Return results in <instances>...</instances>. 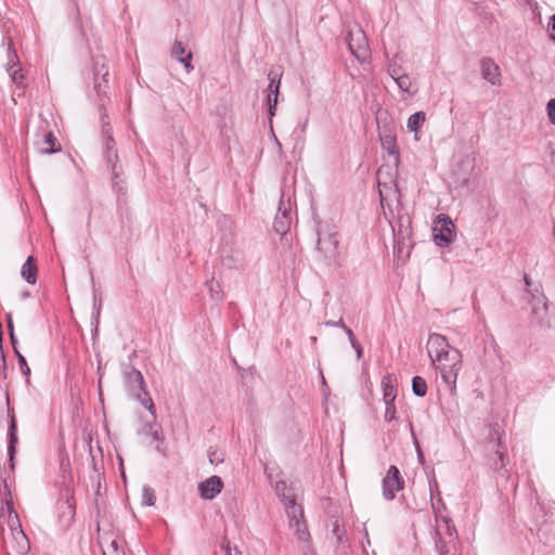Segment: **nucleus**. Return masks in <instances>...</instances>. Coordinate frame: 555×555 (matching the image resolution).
<instances>
[{
    "label": "nucleus",
    "mask_w": 555,
    "mask_h": 555,
    "mask_svg": "<svg viewBox=\"0 0 555 555\" xmlns=\"http://www.w3.org/2000/svg\"><path fill=\"white\" fill-rule=\"evenodd\" d=\"M404 479L396 465H390L382 481L383 496L387 501L396 498V492L403 490Z\"/></svg>",
    "instance_id": "1a4fd4ad"
},
{
    "label": "nucleus",
    "mask_w": 555,
    "mask_h": 555,
    "mask_svg": "<svg viewBox=\"0 0 555 555\" xmlns=\"http://www.w3.org/2000/svg\"><path fill=\"white\" fill-rule=\"evenodd\" d=\"M37 264L33 256H29L26 262L22 267L23 278L30 284H35L37 281Z\"/></svg>",
    "instance_id": "6ab92c4d"
},
{
    "label": "nucleus",
    "mask_w": 555,
    "mask_h": 555,
    "mask_svg": "<svg viewBox=\"0 0 555 555\" xmlns=\"http://www.w3.org/2000/svg\"><path fill=\"white\" fill-rule=\"evenodd\" d=\"M363 532H364V537L366 538L367 540V543H370V540H369V533H367V530L364 528L363 529Z\"/></svg>",
    "instance_id": "680f3d73"
},
{
    "label": "nucleus",
    "mask_w": 555,
    "mask_h": 555,
    "mask_svg": "<svg viewBox=\"0 0 555 555\" xmlns=\"http://www.w3.org/2000/svg\"><path fill=\"white\" fill-rule=\"evenodd\" d=\"M481 77L491 86H501V73L499 66L491 57H482L480 61Z\"/></svg>",
    "instance_id": "9b49d317"
},
{
    "label": "nucleus",
    "mask_w": 555,
    "mask_h": 555,
    "mask_svg": "<svg viewBox=\"0 0 555 555\" xmlns=\"http://www.w3.org/2000/svg\"><path fill=\"white\" fill-rule=\"evenodd\" d=\"M9 447L8 453L10 457L11 468H14V454H15V446L17 443V435H16V421L14 416L11 417L10 428H9Z\"/></svg>",
    "instance_id": "aec40b11"
},
{
    "label": "nucleus",
    "mask_w": 555,
    "mask_h": 555,
    "mask_svg": "<svg viewBox=\"0 0 555 555\" xmlns=\"http://www.w3.org/2000/svg\"><path fill=\"white\" fill-rule=\"evenodd\" d=\"M192 60V53L189 52L185 57H179V62L182 63L186 69V72H191L193 69V66L191 65Z\"/></svg>",
    "instance_id": "37998d69"
},
{
    "label": "nucleus",
    "mask_w": 555,
    "mask_h": 555,
    "mask_svg": "<svg viewBox=\"0 0 555 555\" xmlns=\"http://www.w3.org/2000/svg\"><path fill=\"white\" fill-rule=\"evenodd\" d=\"M302 544V555H317L314 547L311 544V540L309 542H299Z\"/></svg>",
    "instance_id": "79ce46f5"
},
{
    "label": "nucleus",
    "mask_w": 555,
    "mask_h": 555,
    "mask_svg": "<svg viewBox=\"0 0 555 555\" xmlns=\"http://www.w3.org/2000/svg\"><path fill=\"white\" fill-rule=\"evenodd\" d=\"M208 455H209V462L211 464L218 465L223 462L222 453L218 452L217 450H210Z\"/></svg>",
    "instance_id": "4c0bfd02"
},
{
    "label": "nucleus",
    "mask_w": 555,
    "mask_h": 555,
    "mask_svg": "<svg viewBox=\"0 0 555 555\" xmlns=\"http://www.w3.org/2000/svg\"><path fill=\"white\" fill-rule=\"evenodd\" d=\"M15 354L18 359V364H20L21 371L23 372L24 375L29 376L30 369L26 362L25 357L17 350V348H15Z\"/></svg>",
    "instance_id": "f704fd0d"
},
{
    "label": "nucleus",
    "mask_w": 555,
    "mask_h": 555,
    "mask_svg": "<svg viewBox=\"0 0 555 555\" xmlns=\"http://www.w3.org/2000/svg\"><path fill=\"white\" fill-rule=\"evenodd\" d=\"M345 333L348 336L351 347L354 349L357 353V359H360L363 354V349L360 343L357 340L353 331L350 327H345Z\"/></svg>",
    "instance_id": "c85d7f7f"
},
{
    "label": "nucleus",
    "mask_w": 555,
    "mask_h": 555,
    "mask_svg": "<svg viewBox=\"0 0 555 555\" xmlns=\"http://www.w3.org/2000/svg\"><path fill=\"white\" fill-rule=\"evenodd\" d=\"M529 295V305L532 314L538 319L539 323L543 325L544 318L547 314V298L543 293V287L540 282L534 284L532 288L527 289Z\"/></svg>",
    "instance_id": "6e6552de"
},
{
    "label": "nucleus",
    "mask_w": 555,
    "mask_h": 555,
    "mask_svg": "<svg viewBox=\"0 0 555 555\" xmlns=\"http://www.w3.org/2000/svg\"><path fill=\"white\" fill-rule=\"evenodd\" d=\"M431 501V506H433V509L435 513H438L441 508L442 509H446V504L443 502V500L441 499V495L435 498V500H430Z\"/></svg>",
    "instance_id": "ea45409f"
},
{
    "label": "nucleus",
    "mask_w": 555,
    "mask_h": 555,
    "mask_svg": "<svg viewBox=\"0 0 555 555\" xmlns=\"http://www.w3.org/2000/svg\"><path fill=\"white\" fill-rule=\"evenodd\" d=\"M443 522L446 524V533L451 539V543L453 546H455L456 543H459V535L456 527L454 526L451 518L446 517L443 518Z\"/></svg>",
    "instance_id": "a878e982"
},
{
    "label": "nucleus",
    "mask_w": 555,
    "mask_h": 555,
    "mask_svg": "<svg viewBox=\"0 0 555 555\" xmlns=\"http://www.w3.org/2000/svg\"><path fill=\"white\" fill-rule=\"evenodd\" d=\"M456 229L451 219L447 214H439L433 225V242L437 247L444 248L449 247L455 240Z\"/></svg>",
    "instance_id": "20e7f679"
},
{
    "label": "nucleus",
    "mask_w": 555,
    "mask_h": 555,
    "mask_svg": "<svg viewBox=\"0 0 555 555\" xmlns=\"http://www.w3.org/2000/svg\"><path fill=\"white\" fill-rule=\"evenodd\" d=\"M387 73L393 79L395 77L402 75L404 72L403 68L392 60L387 65Z\"/></svg>",
    "instance_id": "72a5a7b5"
},
{
    "label": "nucleus",
    "mask_w": 555,
    "mask_h": 555,
    "mask_svg": "<svg viewBox=\"0 0 555 555\" xmlns=\"http://www.w3.org/2000/svg\"><path fill=\"white\" fill-rule=\"evenodd\" d=\"M286 525L297 542H309L311 534L305 516L304 506L284 509Z\"/></svg>",
    "instance_id": "39448f33"
},
{
    "label": "nucleus",
    "mask_w": 555,
    "mask_h": 555,
    "mask_svg": "<svg viewBox=\"0 0 555 555\" xmlns=\"http://www.w3.org/2000/svg\"><path fill=\"white\" fill-rule=\"evenodd\" d=\"M537 524H538V525H541V526L539 527V529H538V534L540 535V534L542 533V531H543L542 526H543V525H545V520H542V521L540 522V521L537 519Z\"/></svg>",
    "instance_id": "bf43d9fd"
},
{
    "label": "nucleus",
    "mask_w": 555,
    "mask_h": 555,
    "mask_svg": "<svg viewBox=\"0 0 555 555\" xmlns=\"http://www.w3.org/2000/svg\"><path fill=\"white\" fill-rule=\"evenodd\" d=\"M130 378H133V380L135 383H138L140 389H143L144 387V380H143V376L142 374L139 372V371H133L131 374H130Z\"/></svg>",
    "instance_id": "a18cd8bd"
},
{
    "label": "nucleus",
    "mask_w": 555,
    "mask_h": 555,
    "mask_svg": "<svg viewBox=\"0 0 555 555\" xmlns=\"http://www.w3.org/2000/svg\"><path fill=\"white\" fill-rule=\"evenodd\" d=\"M271 75H272V73L269 74V78L271 81L269 85L270 94L268 95L267 102H268L269 115H270V119H269L270 131H271L272 137L276 140V135H275V132L273 129L272 117L274 116L275 106L278 105V83H275L274 78H271Z\"/></svg>",
    "instance_id": "dca6fc26"
},
{
    "label": "nucleus",
    "mask_w": 555,
    "mask_h": 555,
    "mask_svg": "<svg viewBox=\"0 0 555 555\" xmlns=\"http://www.w3.org/2000/svg\"><path fill=\"white\" fill-rule=\"evenodd\" d=\"M379 141L382 149L391 157H393L396 164L400 162V153L397 144V138L391 132H379Z\"/></svg>",
    "instance_id": "ddd939ff"
},
{
    "label": "nucleus",
    "mask_w": 555,
    "mask_h": 555,
    "mask_svg": "<svg viewBox=\"0 0 555 555\" xmlns=\"http://www.w3.org/2000/svg\"><path fill=\"white\" fill-rule=\"evenodd\" d=\"M548 37L550 40L555 42V13L548 18Z\"/></svg>",
    "instance_id": "a19ab883"
},
{
    "label": "nucleus",
    "mask_w": 555,
    "mask_h": 555,
    "mask_svg": "<svg viewBox=\"0 0 555 555\" xmlns=\"http://www.w3.org/2000/svg\"><path fill=\"white\" fill-rule=\"evenodd\" d=\"M306 126H307V120H305V122L302 124V126H301V131H305Z\"/></svg>",
    "instance_id": "e2e57ef3"
},
{
    "label": "nucleus",
    "mask_w": 555,
    "mask_h": 555,
    "mask_svg": "<svg viewBox=\"0 0 555 555\" xmlns=\"http://www.w3.org/2000/svg\"><path fill=\"white\" fill-rule=\"evenodd\" d=\"M534 496H535V506L533 507V512H535L538 507H539V509L541 511L542 508H541V506H540V502H539V500H538V493H537V491H534Z\"/></svg>",
    "instance_id": "13d9d810"
},
{
    "label": "nucleus",
    "mask_w": 555,
    "mask_h": 555,
    "mask_svg": "<svg viewBox=\"0 0 555 555\" xmlns=\"http://www.w3.org/2000/svg\"><path fill=\"white\" fill-rule=\"evenodd\" d=\"M282 76H283V73L280 72V74H279L280 80L282 79Z\"/></svg>",
    "instance_id": "0e129e2a"
},
{
    "label": "nucleus",
    "mask_w": 555,
    "mask_h": 555,
    "mask_svg": "<svg viewBox=\"0 0 555 555\" xmlns=\"http://www.w3.org/2000/svg\"><path fill=\"white\" fill-rule=\"evenodd\" d=\"M184 53H185V49H184L182 42L176 41L172 47V55L179 60V57H182V55Z\"/></svg>",
    "instance_id": "58836bf2"
},
{
    "label": "nucleus",
    "mask_w": 555,
    "mask_h": 555,
    "mask_svg": "<svg viewBox=\"0 0 555 555\" xmlns=\"http://www.w3.org/2000/svg\"><path fill=\"white\" fill-rule=\"evenodd\" d=\"M305 498H283L280 496V504L283 507V511L286 508H296L304 506Z\"/></svg>",
    "instance_id": "cd10ccee"
},
{
    "label": "nucleus",
    "mask_w": 555,
    "mask_h": 555,
    "mask_svg": "<svg viewBox=\"0 0 555 555\" xmlns=\"http://www.w3.org/2000/svg\"><path fill=\"white\" fill-rule=\"evenodd\" d=\"M426 120V114L423 111H418L409 116L406 121V128L411 132H417Z\"/></svg>",
    "instance_id": "412c9836"
},
{
    "label": "nucleus",
    "mask_w": 555,
    "mask_h": 555,
    "mask_svg": "<svg viewBox=\"0 0 555 555\" xmlns=\"http://www.w3.org/2000/svg\"><path fill=\"white\" fill-rule=\"evenodd\" d=\"M106 133H107V137H106L105 145H106V150L108 152H111L113 150V146H114V140H113L112 135L107 131H106Z\"/></svg>",
    "instance_id": "3c124183"
},
{
    "label": "nucleus",
    "mask_w": 555,
    "mask_h": 555,
    "mask_svg": "<svg viewBox=\"0 0 555 555\" xmlns=\"http://www.w3.org/2000/svg\"><path fill=\"white\" fill-rule=\"evenodd\" d=\"M144 396L146 398L142 399V403L152 413V415L155 416V409H154V403H153L152 399L150 397H147L146 392H144Z\"/></svg>",
    "instance_id": "49530a36"
},
{
    "label": "nucleus",
    "mask_w": 555,
    "mask_h": 555,
    "mask_svg": "<svg viewBox=\"0 0 555 555\" xmlns=\"http://www.w3.org/2000/svg\"><path fill=\"white\" fill-rule=\"evenodd\" d=\"M320 376H321V383H322V387H323V391H324V395L327 396L328 391H330V388L327 386V383L325 380V377L322 373V371H320Z\"/></svg>",
    "instance_id": "603ef678"
},
{
    "label": "nucleus",
    "mask_w": 555,
    "mask_h": 555,
    "mask_svg": "<svg viewBox=\"0 0 555 555\" xmlns=\"http://www.w3.org/2000/svg\"><path fill=\"white\" fill-rule=\"evenodd\" d=\"M8 46V62L5 65V69L8 75L11 78V81L18 88H25V72L20 62L18 55L14 49V43L11 38L7 39Z\"/></svg>",
    "instance_id": "0eeeda50"
},
{
    "label": "nucleus",
    "mask_w": 555,
    "mask_h": 555,
    "mask_svg": "<svg viewBox=\"0 0 555 555\" xmlns=\"http://www.w3.org/2000/svg\"><path fill=\"white\" fill-rule=\"evenodd\" d=\"M155 492L151 487H144L142 490V504L145 506H153L155 504Z\"/></svg>",
    "instance_id": "2f4dec72"
},
{
    "label": "nucleus",
    "mask_w": 555,
    "mask_h": 555,
    "mask_svg": "<svg viewBox=\"0 0 555 555\" xmlns=\"http://www.w3.org/2000/svg\"><path fill=\"white\" fill-rule=\"evenodd\" d=\"M546 115L548 121L555 126V99H551L546 103Z\"/></svg>",
    "instance_id": "c9c22d12"
},
{
    "label": "nucleus",
    "mask_w": 555,
    "mask_h": 555,
    "mask_svg": "<svg viewBox=\"0 0 555 555\" xmlns=\"http://www.w3.org/2000/svg\"><path fill=\"white\" fill-rule=\"evenodd\" d=\"M427 390V382L425 380L424 377L420 375H415L412 377V392L414 396L423 398L426 396Z\"/></svg>",
    "instance_id": "4be33fe9"
},
{
    "label": "nucleus",
    "mask_w": 555,
    "mask_h": 555,
    "mask_svg": "<svg viewBox=\"0 0 555 555\" xmlns=\"http://www.w3.org/2000/svg\"><path fill=\"white\" fill-rule=\"evenodd\" d=\"M495 436V443L498 449L495 450L496 460L492 463V469L500 476L507 475L506 466L508 464V456L506 454V446L503 442L502 435L498 429H493Z\"/></svg>",
    "instance_id": "9d476101"
},
{
    "label": "nucleus",
    "mask_w": 555,
    "mask_h": 555,
    "mask_svg": "<svg viewBox=\"0 0 555 555\" xmlns=\"http://www.w3.org/2000/svg\"><path fill=\"white\" fill-rule=\"evenodd\" d=\"M410 238L400 240L399 236H393V254L400 258L405 248L410 247Z\"/></svg>",
    "instance_id": "7c9ffc66"
},
{
    "label": "nucleus",
    "mask_w": 555,
    "mask_h": 555,
    "mask_svg": "<svg viewBox=\"0 0 555 555\" xmlns=\"http://www.w3.org/2000/svg\"><path fill=\"white\" fill-rule=\"evenodd\" d=\"M221 548L225 552V555H242L241 551L234 546L232 547L228 540H223Z\"/></svg>",
    "instance_id": "e433bc0d"
},
{
    "label": "nucleus",
    "mask_w": 555,
    "mask_h": 555,
    "mask_svg": "<svg viewBox=\"0 0 555 555\" xmlns=\"http://www.w3.org/2000/svg\"><path fill=\"white\" fill-rule=\"evenodd\" d=\"M433 539L437 555H450V545L443 539L442 534L438 529L435 530Z\"/></svg>",
    "instance_id": "5701e85b"
},
{
    "label": "nucleus",
    "mask_w": 555,
    "mask_h": 555,
    "mask_svg": "<svg viewBox=\"0 0 555 555\" xmlns=\"http://www.w3.org/2000/svg\"><path fill=\"white\" fill-rule=\"evenodd\" d=\"M222 488L223 482L218 476H211L210 478L201 482L198 486L201 496L205 500H212L217 494L221 492Z\"/></svg>",
    "instance_id": "f8f14e48"
},
{
    "label": "nucleus",
    "mask_w": 555,
    "mask_h": 555,
    "mask_svg": "<svg viewBox=\"0 0 555 555\" xmlns=\"http://www.w3.org/2000/svg\"><path fill=\"white\" fill-rule=\"evenodd\" d=\"M317 246L315 251L325 261H332L337 256L338 249V231L336 225L330 221H317L315 227Z\"/></svg>",
    "instance_id": "7ed1b4c3"
},
{
    "label": "nucleus",
    "mask_w": 555,
    "mask_h": 555,
    "mask_svg": "<svg viewBox=\"0 0 555 555\" xmlns=\"http://www.w3.org/2000/svg\"><path fill=\"white\" fill-rule=\"evenodd\" d=\"M8 514L9 517V525L12 530H17V533L21 535L23 540L27 542L26 535L24 534L23 530L21 529V524L17 517V513L13 508V504L10 500L0 501V517L4 514Z\"/></svg>",
    "instance_id": "4468645a"
},
{
    "label": "nucleus",
    "mask_w": 555,
    "mask_h": 555,
    "mask_svg": "<svg viewBox=\"0 0 555 555\" xmlns=\"http://www.w3.org/2000/svg\"><path fill=\"white\" fill-rule=\"evenodd\" d=\"M524 283L526 285V291L532 288L535 284L531 281L530 276L527 273L524 274Z\"/></svg>",
    "instance_id": "8fccbe9b"
},
{
    "label": "nucleus",
    "mask_w": 555,
    "mask_h": 555,
    "mask_svg": "<svg viewBox=\"0 0 555 555\" xmlns=\"http://www.w3.org/2000/svg\"><path fill=\"white\" fill-rule=\"evenodd\" d=\"M44 144L47 145V147L42 149V152L46 154L55 153L61 150L60 145L57 144L56 138L53 135L51 131H49L44 135Z\"/></svg>",
    "instance_id": "393cba45"
},
{
    "label": "nucleus",
    "mask_w": 555,
    "mask_h": 555,
    "mask_svg": "<svg viewBox=\"0 0 555 555\" xmlns=\"http://www.w3.org/2000/svg\"><path fill=\"white\" fill-rule=\"evenodd\" d=\"M345 40L350 54L354 56L359 63H365L371 55V51L363 29L359 26L349 29L346 33Z\"/></svg>",
    "instance_id": "423d86ee"
},
{
    "label": "nucleus",
    "mask_w": 555,
    "mask_h": 555,
    "mask_svg": "<svg viewBox=\"0 0 555 555\" xmlns=\"http://www.w3.org/2000/svg\"><path fill=\"white\" fill-rule=\"evenodd\" d=\"M332 533L336 539V543L338 545H345L348 541L346 535V529L341 527L338 521L333 524Z\"/></svg>",
    "instance_id": "bb28decb"
},
{
    "label": "nucleus",
    "mask_w": 555,
    "mask_h": 555,
    "mask_svg": "<svg viewBox=\"0 0 555 555\" xmlns=\"http://www.w3.org/2000/svg\"><path fill=\"white\" fill-rule=\"evenodd\" d=\"M427 353L431 364L440 371L443 383L451 391L455 390L463 361L461 351L452 347L446 336L431 333L427 340Z\"/></svg>",
    "instance_id": "f257e3e1"
},
{
    "label": "nucleus",
    "mask_w": 555,
    "mask_h": 555,
    "mask_svg": "<svg viewBox=\"0 0 555 555\" xmlns=\"http://www.w3.org/2000/svg\"><path fill=\"white\" fill-rule=\"evenodd\" d=\"M280 214L282 215L280 218V241H282V237L286 234L287 230L289 229L291 224V209L286 208L284 203V193H280Z\"/></svg>",
    "instance_id": "a211bd4d"
},
{
    "label": "nucleus",
    "mask_w": 555,
    "mask_h": 555,
    "mask_svg": "<svg viewBox=\"0 0 555 555\" xmlns=\"http://www.w3.org/2000/svg\"><path fill=\"white\" fill-rule=\"evenodd\" d=\"M264 472H266V474H267V477H268V479H269V481H270L271 486H272L274 489H276V488H278V482H274V480H273V474H272L273 469H271L268 465H266V466H264Z\"/></svg>",
    "instance_id": "de8ad7c7"
},
{
    "label": "nucleus",
    "mask_w": 555,
    "mask_h": 555,
    "mask_svg": "<svg viewBox=\"0 0 555 555\" xmlns=\"http://www.w3.org/2000/svg\"><path fill=\"white\" fill-rule=\"evenodd\" d=\"M409 428H410V433H411V436H412V439H413V446L415 448V450H418V449H422L421 446H420V442H418V439L414 433V429H413V424L410 422L409 423Z\"/></svg>",
    "instance_id": "09e8293b"
},
{
    "label": "nucleus",
    "mask_w": 555,
    "mask_h": 555,
    "mask_svg": "<svg viewBox=\"0 0 555 555\" xmlns=\"http://www.w3.org/2000/svg\"><path fill=\"white\" fill-rule=\"evenodd\" d=\"M416 452V455H417V460L421 464H424L425 462V456H424V453L422 451V449H418V450H415Z\"/></svg>",
    "instance_id": "5fc2aeb1"
},
{
    "label": "nucleus",
    "mask_w": 555,
    "mask_h": 555,
    "mask_svg": "<svg viewBox=\"0 0 555 555\" xmlns=\"http://www.w3.org/2000/svg\"><path fill=\"white\" fill-rule=\"evenodd\" d=\"M428 487H429L430 500H435V498L440 495L439 485L436 479L434 470L431 472V475L428 476Z\"/></svg>",
    "instance_id": "473e14b6"
},
{
    "label": "nucleus",
    "mask_w": 555,
    "mask_h": 555,
    "mask_svg": "<svg viewBox=\"0 0 555 555\" xmlns=\"http://www.w3.org/2000/svg\"><path fill=\"white\" fill-rule=\"evenodd\" d=\"M393 81L396 82V85L398 86V88L400 89V91L409 94V95H414L415 94V90L412 91L411 90V86H412V82H411V79L409 77V75L406 73H403L402 75L398 76V77H395L393 78Z\"/></svg>",
    "instance_id": "b1692460"
},
{
    "label": "nucleus",
    "mask_w": 555,
    "mask_h": 555,
    "mask_svg": "<svg viewBox=\"0 0 555 555\" xmlns=\"http://www.w3.org/2000/svg\"><path fill=\"white\" fill-rule=\"evenodd\" d=\"M67 505L68 508L70 509V513H74L75 506L69 498L67 499Z\"/></svg>",
    "instance_id": "052dcab7"
},
{
    "label": "nucleus",
    "mask_w": 555,
    "mask_h": 555,
    "mask_svg": "<svg viewBox=\"0 0 555 555\" xmlns=\"http://www.w3.org/2000/svg\"><path fill=\"white\" fill-rule=\"evenodd\" d=\"M280 496L305 498V491L299 480L285 481L280 479Z\"/></svg>",
    "instance_id": "2eb2a0df"
},
{
    "label": "nucleus",
    "mask_w": 555,
    "mask_h": 555,
    "mask_svg": "<svg viewBox=\"0 0 555 555\" xmlns=\"http://www.w3.org/2000/svg\"><path fill=\"white\" fill-rule=\"evenodd\" d=\"M150 429H151V435H152L153 439L155 441H159L160 440L159 431L157 429H153V426H150Z\"/></svg>",
    "instance_id": "864d4df0"
},
{
    "label": "nucleus",
    "mask_w": 555,
    "mask_h": 555,
    "mask_svg": "<svg viewBox=\"0 0 555 555\" xmlns=\"http://www.w3.org/2000/svg\"><path fill=\"white\" fill-rule=\"evenodd\" d=\"M7 322H8L9 333L14 332V325H13V321H12L11 314L8 315Z\"/></svg>",
    "instance_id": "6e6d98bb"
},
{
    "label": "nucleus",
    "mask_w": 555,
    "mask_h": 555,
    "mask_svg": "<svg viewBox=\"0 0 555 555\" xmlns=\"http://www.w3.org/2000/svg\"><path fill=\"white\" fill-rule=\"evenodd\" d=\"M384 403H385V414H384L385 422L391 423V422L397 421V411H396L395 401H384Z\"/></svg>",
    "instance_id": "c756f323"
},
{
    "label": "nucleus",
    "mask_w": 555,
    "mask_h": 555,
    "mask_svg": "<svg viewBox=\"0 0 555 555\" xmlns=\"http://www.w3.org/2000/svg\"><path fill=\"white\" fill-rule=\"evenodd\" d=\"M9 334H10V338H11V343H12V345H13V348H14V349H15V348H17V347H16L17 339H16V337H15V335H14V332L9 333Z\"/></svg>",
    "instance_id": "4d7b16f0"
},
{
    "label": "nucleus",
    "mask_w": 555,
    "mask_h": 555,
    "mask_svg": "<svg viewBox=\"0 0 555 555\" xmlns=\"http://www.w3.org/2000/svg\"><path fill=\"white\" fill-rule=\"evenodd\" d=\"M383 400L384 401H396L397 398V385L396 378L392 375H385L382 378Z\"/></svg>",
    "instance_id": "f3484780"
},
{
    "label": "nucleus",
    "mask_w": 555,
    "mask_h": 555,
    "mask_svg": "<svg viewBox=\"0 0 555 555\" xmlns=\"http://www.w3.org/2000/svg\"><path fill=\"white\" fill-rule=\"evenodd\" d=\"M324 325H325V326H330V327H340V328H343L344 331H345V327H348V326L345 324V322H344V320H343L341 318H340L339 320H337V321H332V320L325 321V322H324Z\"/></svg>",
    "instance_id": "c03bdc74"
},
{
    "label": "nucleus",
    "mask_w": 555,
    "mask_h": 555,
    "mask_svg": "<svg viewBox=\"0 0 555 555\" xmlns=\"http://www.w3.org/2000/svg\"><path fill=\"white\" fill-rule=\"evenodd\" d=\"M380 196V206L384 215L389 222L393 236H399L400 240L411 238L412 236V221L401 201L397 198L395 208L389 203H386L385 197Z\"/></svg>",
    "instance_id": "f03ea898"
}]
</instances>
